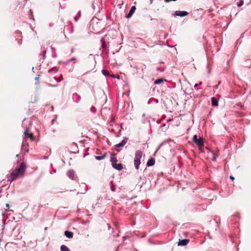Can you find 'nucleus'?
Listing matches in <instances>:
<instances>
[{
    "instance_id": "obj_1",
    "label": "nucleus",
    "mask_w": 251,
    "mask_h": 251,
    "mask_svg": "<svg viewBox=\"0 0 251 251\" xmlns=\"http://www.w3.org/2000/svg\"><path fill=\"white\" fill-rule=\"evenodd\" d=\"M26 169V164L25 162L19 163V167L15 169L8 176V180L11 183L14 180L23 177Z\"/></svg>"
},
{
    "instance_id": "obj_2",
    "label": "nucleus",
    "mask_w": 251,
    "mask_h": 251,
    "mask_svg": "<svg viewBox=\"0 0 251 251\" xmlns=\"http://www.w3.org/2000/svg\"><path fill=\"white\" fill-rule=\"evenodd\" d=\"M142 155L143 152L140 150H138L135 152L134 164L137 170H138L139 168V165L141 163L140 159L142 158Z\"/></svg>"
},
{
    "instance_id": "obj_3",
    "label": "nucleus",
    "mask_w": 251,
    "mask_h": 251,
    "mask_svg": "<svg viewBox=\"0 0 251 251\" xmlns=\"http://www.w3.org/2000/svg\"><path fill=\"white\" fill-rule=\"evenodd\" d=\"M193 141L199 146L200 150H201V148H203L204 144L202 138L198 139L197 136L195 135L193 137Z\"/></svg>"
},
{
    "instance_id": "obj_4",
    "label": "nucleus",
    "mask_w": 251,
    "mask_h": 251,
    "mask_svg": "<svg viewBox=\"0 0 251 251\" xmlns=\"http://www.w3.org/2000/svg\"><path fill=\"white\" fill-rule=\"evenodd\" d=\"M188 14V13L186 11H176L174 15L175 16L184 17Z\"/></svg>"
},
{
    "instance_id": "obj_5",
    "label": "nucleus",
    "mask_w": 251,
    "mask_h": 251,
    "mask_svg": "<svg viewBox=\"0 0 251 251\" xmlns=\"http://www.w3.org/2000/svg\"><path fill=\"white\" fill-rule=\"evenodd\" d=\"M189 242V240L185 239L183 240H179V241L177 243V245L179 246H186Z\"/></svg>"
},
{
    "instance_id": "obj_6",
    "label": "nucleus",
    "mask_w": 251,
    "mask_h": 251,
    "mask_svg": "<svg viewBox=\"0 0 251 251\" xmlns=\"http://www.w3.org/2000/svg\"><path fill=\"white\" fill-rule=\"evenodd\" d=\"M24 134L28 137V138H30V139L31 140V141H34L35 138L33 136V135L32 133H30L29 132V131L28 129H26V130L24 132Z\"/></svg>"
},
{
    "instance_id": "obj_7",
    "label": "nucleus",
    "mask_w": 251,
    "mask_h": 251,
    "mask_svg": "<svg viewBox=\"0 0 251 251\" xmlns=\"http://www.w3.org/2000/svg\"><path fill=\"white\" fill-rule=\"evenodd\" d=\"M136 9V8L135 6H132L130 8L128 14L126 16V18H130L132 16L133 13H134Z\"/></svg>"
},
{
    "instance_id": "obj_8",
    "label": "nucleus",
    "mask_w": 251,
    "mask_h": 251,
    "mask_svg": "<svg viewBox=\"0 0 251 251\" xmlns=\"http://www.w3.org/2000/svg\"><path fill=\"white\" fill-rule=\"evenodd\" d=\"M112 166L114 169L119 171H121L123 169V165L121 163L117 164V163H115Z\"/></svg>"
},
{
    "instance_id": "obj_9",
    "label": "nucleus",
    "mask_w": 251,
    "mask_h": 251,
    "mask_svg": "<svg viewBox=\"0 0 251 251\" xmlns=\"http://www.w3.org/2000/svg\"><path fill=\"white\" fill-rule=\"evenodd\" d=\"M80 188H83V190H80L79 191V193L81 194H84L87 190V185L85 183H82L81 185H80Z\"/></svg>"
},
{
    "instance_id": "obj_10",
    "label": "nucleus",
    "mask_w": 251,
    "mask_h": 251,
    "mask_svg": "<svg viewBox=\"0 0 251 251\" xmlns=\"http://www.w3.org/2000/svg\"><path fill=\"white\" fill-rule=\"evenodd\" d=\"M127 141V138L124 139L121 143L116 145L115 147L117 148L122 147L124 146H125V145Z\"/></svg>"
},
{
    "instance_id": "obj_11",
    "label": "nucleus",
    "mask_w": 251,
    "mask_h": 251,
    "mask_svg": "<svg viewBox=\"0 0 251 251\" xmlns=\"http://www.w3.org/2000/svg\"><path fill=\"white\" fill-rule=\"evenodd\" d=\"M155 159L153 158H151L148 161L147 166L148 167L152 166L155 164Z\"/></svg>"
},
{
    "instance_id": "obj_12",
    "label": "nucleus",
    "mask_w": 251,
    "mask_h": 251,
    "mask_svg": "<svg viewBox=\"0 0 251 251\" xmlns=\"http://www.w3.org/2000/svg\"><path fill=\"white\" fill-rule=\"evenodd\" d=\"M64 234L69 238H72L74 236V233L68 230L65 231Z\"/></svg>"
},
{
    "instance_id": "obj_13",
    "label": "nucleus",
    "mask_w": 251,
    "mask_h": 251,
    "mask_svg": "<svg viewBox=\"0 0 251 251\" xmlns=\"http://www.w3.org/2000/svg\"><path fill=\"white\" fill-rule=\"evenodd\" d=\"M67 175L70 178L73 179L75 177V172L73 170H70L67 172Z\"/></svg>"
},
{
    "instance_id": "obj_14",
    "label": "nucleus",
    "mask_w": 251,
    "mask_h": 251,
    "mask_svg": "<svg viewBox=\"0 0 251 251\" xmlns=\"http://www.w3.org/2000/svg\"><path fill=\"white\" fill-rule=\"evenodd\" d=\"M211 102L213 106H216L218 105V101L216 98H212Z\"/></svg>"
},
{
    "instance_id": "obj_15",
    "label": "nucleus",
    "mask_w": 251,
    "mask_h": 251,
    "mask_svg": "<svg viewBox=\"0 0 251 251\" xmlns=\"http://www.w3.org/2000/svg\"><path fill=\"white\" fill-rule=\"evenodd\" d=\"M101 43L102 44V48L103 50L105 51L106 50L107 47H106V43H105V40L104 38H102L101 39Z\"/></svg>"
},
{
    "instance_id": "obj_16",
    "label": "nucleus",
    "mask_w": 251,
    "mask_h": 251,
    "mask_svg": "<svg viewBox=\"0 0 251 251\" xmlns=\"http://www.w3.org/2000/svg\"><path fill=\"white\" fill-rule=\"evenodd\" d=\"M245 66L247 68H251V60L247 59L245 62Z\"/></svg>"
},
{
    "instance_id": "obj_17",
    "label": "nucleus",
    "mask_w": 251,
    "mask_h": 251,
    "mask_svg": "<svg viewBox=\"0 0 251 251\" xmlns=\"http://www.w3.org/2000/svg\"><path fill=\"white\" fill-rule=\"evenodd\" d=\"M61 251H71V250L65 245H62L60 247Z\"/></svg>"
},
{
    "instance_id": "obj_18",
    "label": "nucleus",
    "mask_w": 251,
    "mask_h": 251,
    "mask_svg": "<svg viewBox=\"0 0 251 251\" xmlns=\"http://www.w3.org/2000/svg\"><path fill=\"white\" fill-rule=\"evenodd\" d=\"M164 81V79L163 78H159L157 79L154 81V84H159L161 83H162Z\"/></svg>"
},
{
    "instance_id": "obj_19",
    "label": "nucleus",
    "mask_w": 251,
    "mask_h": 251,
    "mask_svg": "<svg viewBox=\"0 0 251 251\" xmlns=\"http://www.w3.org/2000/svg\"><path fill=\"white\" fill-rule=\"evenodd\" d=\"M117 160L116 158L114 155L111 157V162L112 165L113 164H114V163H117Z\"/></svg>"
},
{
    "instance_id": "obj_20",
    "label": "nucleus",
    "mask_w": 251,
    "mask_h": 251,
    "mask_svg": "<svg viewBox=\"0 0 251 251\" xmlns=\"http://www.w3.org/2000/svg\"><path fill=\"white\" fill-rule=\"evenodd\" d=\"M104 157H105L104 155L96 156V159L98 160H100L103 159L104 158Z\"/></svg>"
},
{
    "instance_id": "obj_21",
    "label": "nucleus",
    "mask_w": 251,
    "mask_h": 251,
    "mask_svg": "<svg viewBox=\"0 0 251 251\" xmlns=\"http://www.w3.org/2000/svg\"><path fill=\"white\" fill-rule=\"evenodd\" d=\"M58 71L57 69L56 68H53L51 69H50V71H49V72H53V73H56Z\"/></svg>"
},
{
    "instance_id": "obj_22",
    "label": "nucleus",
    "mask_w": 251,
    "mask_h": 251,
    "mask_svg": "<svg viewBox=\"0 0 251 251\" xmlns=\"http://www.w3.org/2000/svg\"><path fill=\"white\" fill-rule=\"evenodd\" d=\"M102 74H103L104 75H109V72H108L107 71H106V70H103L102 71Z\"/></svg>"
},
{
    "instance_id": "obj_23",
    "label": "nucleus",
    "mask_w": 251,
    "mask_h": 251,
    "mask_svg": "<svg viewBox=\"0 0 251 251\" xmlns=\"http://www.w3.org/2000/svg\"><path fill=\"white\" fill-rule=\"evenodd\" d=\"M243 3H244L243 0H240V2L238 3H237V6L239 7L241 6L243 4Z\"/></svg>"
},
{
    "instance_id": "obj_24",
    "label": "nucleus",
    "mask_w": 251,
    "mask_h": 251,
    "mask_svg": "<svg viewBox=\"0 0 251 251\" xmlns=\"http://www.w3.org/2000/svg\"><path fill=\"white\" fill-rule=\"evenodd\" d=\"M176 0H164V1H165V2H170L172 1H176Z\"/></svg>"
},
{
    "instance_id": "obj_25",
    "label": "nucleus",
    "mask_w": 251,
    "mask_h": 251,
    "mask_svg": "<svg viewBox=\"0 0 251 251\" xmlns=\"http://www.w3.org/2000/svg\"><path fill=\"white\" fill-rule=\"evenodd\" d=\"M63 79V77L62 75L60 76V77H59V78L58 79H56V80L59 82V81L60 80H62Z\"/></svg>"
},
{
    "instance_id": "obj_26",
    "label": "nucleus",
    "mask_w": 251,
    "mask_h": 251,
    "mask_svg": "<svg viewBox=\"0 0 251 251\" xmlns=\"http://www.w3.org/2000/svg\"><path fill=\"white\" fill-rule=\"evenodd\" d=\"M229 178H230V179L232 180H233L234 179V177L233 176H229Z\"/></svg>"
},
{
    "instance_id": "obj_27",
    "label": "nucleus",
    "mask_w": 251,
    "mask_h": 251,
    "mask_svg": "<svg viewBox=\"0 0 251 251\" xmlns=\"http://www.w3.org/2000/svg\"><path fill=\"white\" fill-rule=\"evenodd\" d=\"M76 59V58L75 57H73L72 58H71L69 61H74V60H75Z\"/></svg>"
},
{
    "instance_id": "obj_28",
    "label": "nucleus",
    "mask_w": 251,
    "mask_h": 251,
    "mask_svg": "<svg viewBox=\"0 0 251 251\" xmlns=\"http://www.w3.org/2000/svg\"><path fill=\"white\" fill-rule=\"evenodd\" d=\"M6 208H9V204H6Z\"/></svg>"
},
{
    "instance_id": "obj_29",
    "label": "nucleus",
    "mask_w": 251,
    "mask_h": 251,
    "mask_svg": "<svg viewBox=\"0 0 251 251\" xmlns=\"http://www.w3.org/2000/svg\"><path fill=\"white\" fill-rule=\"evenodd\" d=\"M75 95L78 97V100H80V97L79 96H78L77 94H75Z\"/></svg>"
},
{
    "instance_id": "obj_30",
    "label": "nucleus",
    "mask_w": 251,
    "mask_h": 251,
    "mask_svg": "<svg viewBox=\"0 0 251 251\" xmlns=\"http://www.w3.org/2000/svg\"><path fill=\"white\" fill-rule=\"evenodd\" d=\"M35 79L36 80H38V79H39V77H35Z\"/></svg>"
},
{
    "instance_id": "obj_31",
    "label": "nucleus",
    "mask_w": 251,
    "mask_h": 251,
    "mask_svg": "<svg viewBox=\"0 0 251 251\" xmlns=\"http://www.w3.org/2000/svg\"><path fill=\"white\" fill-rule=\"evenodd\" d=\"M212 160H213V161H215V160H216V157H215V156H214V157L213 158Z\"/></svg>"
},
{
    "instance_id": "obj_32",
    "label": "nucleus",
    "mask_w": 251,
    "mask_h": 251,
    "mask_svg": "<svg viewBox=\"0 0 251 251\" xmlns=\"http://www.w3.org/2000/svg\"><path fill=\"white\" fill-rule=\"evenodd\" d=\"M153 0H150V3L152 4L153 2Z\"/></svg>"
},
{
    "instance_id": "obj_33",
    "label": "nucleus",
    "mask_w": 251,
    "mask_h": 251,
    "mask_svg": "<svg viewBox=\"0 0 251 251\" xmlns=\"http://www.w3.org/2000/svg\"><path fill=\"white\" fill-rule=\"evenodd\" d=\"M111 189L112 191H114V189L113 187H111Z\"/></svg>"
},
{
    "instance_id": "obj_34",
    "label": "nucleus",
    "mask_w": 251,
    "mask_h": 251,
    "mask_svg": "<svg viewBox=\"0 0 251 251\" xmlns=\"http://www.w3.org/2000/svg\"><path fill=\"white\" fill-rule=\"evenodd\" d=\"M198 86V84H196L195 85V87H196V86Z\"/></svg>"
}]
</instances>
